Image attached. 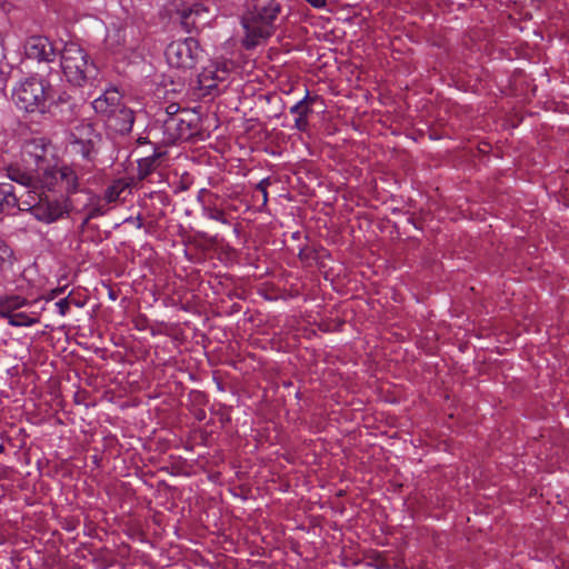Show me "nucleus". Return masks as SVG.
I'll use <instances>...</instances> for the list:
<instances>
[{
	"instance_id": "nucleus-1",
	"label": "nucleus",
	"mask_w": 569,
	"mask_h": 569,
	"mask_svg": "<svg viewBox=\"0 0 569 569\" xmlns=\"http://www.w3.org/2000/svg\"><path fill=\"white\" fill-rule=\"evenodd\" d=\"M40 190L23 199L22 208L39 222L54 223L69 216L70 197L81 191L80 177L72 166H47L39 172Z\"/></svg>"
},
{
	"instance_id": "nucleus-2",
	"label": "nucleus",
	"mask_w": 569,
	"mask_h": 569,
	"mask_svg": "<svg viewBox=\"0 0 569 569\" xmlns=\"http://www.w3.org/2000/svg\"><path fill=\"white\" fill-rule=\"evenodd\" d=\"M16 107L30 114L66 121L71 116L73 102L66 91H58L48 77L39 72L21 78L12 89Z\"/></svg>"
},
{
	"instance_id": "nucleus-3",
	"label": "nucleus",
	"mask_w": 569,
	"mask_h": 569,
	"mask_svg": "<svg viewBox=\"0 0 569 569\" xmlns=\"http://www.w3.org/2000/svg\"><path fill=\"white\" fill-rule=\"evenodd\" d=\"M284 0H247L241 16L244 36L242 47L251 50L267 41L276 31V21Z\"/></svg>"
},
{
	"instance_id": "nucleus-4",
	"label": "nucleus",
	"mask_w": 569,
	"mask_h": 569,
	"mask_svg": "<svg viewBox=\"0 0 569 569\" xmlns=\"http://www.w3.org/2000/svg\"><path fill=\"white\" fill-rule=\"evenodd\" d=\"M59 50V67L66 80L76 87H83L94 80L98 68L88 51L76 41H62Z\"/></svg>"
},
{
	"instance_id": "nucleus-5",
	"label": "nucleus",
	"mask_w": 569,
	"mask_h": 569,
	"mask_svg": "<svg viewBox=\"0 0 569 569\" xmlns=\"http://www.w3.org/2000/svg\"><path fill=\"white\" fill-rule=\"evenodd\" d=\"M102 142L101 133L91 122L81 121L68 136V150L74 158L93 163Z\"/></svg>"
},
{
	"instance_id": "nucleus-6",
	"label": "nucleus",
	"mask_w": 569,
	"mask_h": 569,
	"mask_svg": "<svg viewBox=\"0 0 569 569\" xmlns=\"http://www.w3.org/2000/svg\"><path fill=\"white\" fill-rule=\"evenodd\" d=\"M22 48L24 58L38 64L40 74L48 77L56 70L53 64H57L60 48L48 37L30 36L24 40Z\"/></svg>"
},
{
	"instance_id": "nucleus-7",
	"label": "nucleus",
	"mask_w": 569,
	"mask_h": 569,
	"mask_svg": "<svg viewBox=\"0 0 569 569\" xmlns=\"http://www.w3.org/2000/svg\"><path fill=\"white\" fill-rule=\"evenodd\" d=\"M201 53L198 40L192 37L170 42L164 52L168 63L178 69L194 68Z\"/></svg>"
},
{
	"instance_id": "nucleus-8",
	"label": "nucleus",
	"mask_w": 569,
	"mask_h": 569,
	"mask_svg": "<svg viewBox=\"0 0 569 569\" xmlns=\"http://www.w3.org/2000/svg\"><path fill=\"white\" fill-rule=\"evenodd\" d=\"M106 117L107 127L119 134H128L133 127L136 116L134 111L127 106L113 109Z\"/></svg>"
},
{
	"instance_id": "nucleus-9",
	"label": "nucleus",
	"mask_w": 569,
	"mask_h": 569,
	"mask_svg": "<svg viewBox=\"0 0 569 569\" xmlns=\"http://www.w3.org/2000/svg\"><path fill=\"white\" fill-rule=\"evenodd\" d=\"M162 130L164 140L173 143L177 140H188L192 136V127L190 122L181 118V116H168L162 120Z\"/></svg>"
},
{
	"instance_id": "nucleus-10",
	"label": "nucleus",
	"mask_w": 569,
	"mask_h": 569,
	"mask_svg": "<svg viewBox=\"0 0 569 569\" xmlns=\"http://www.w3.org/2000/svg\"><path fill=\"white\" fill-rule=\"evenodd\" d=\"M207 16L208 9L199 2L186 6L179 11L180 23L189 33L204 24Z\"/></svg>"
},
{
	"instance_id": "nucleus-11",
	"label": "nucleus",
	"mask_w": 569,
	"mask_h": 569,
	"mask_svg": "<svg viewBox=\"0 0 569 569\" xmlns=\"http://www.w3.org/2000/svg\"><path fill=\"white\" fill-rule=\"evenodd\" d=\"M232 69L230 61L212 62L206 67L199 76V81L206 88L211 89L218 82H223L228 79Z\"/></svg>"
},
{
	"instance_id": "nucleus-12",
	"label": "nucleus",
	"mask_w": 569,
	"mask_h": 569,
	"mask_svg": "<svg viewBox=\"0 0 569 569\" xmlns=\"http://www.w3.org/2000/svg\"><path fill=\"white\" fill-rule=\"evenodd\" d=\"M8 178L26 189L24 193L18 196L19 200L27 198L32 191L40 190V182H38L39 172L34 176L31 172L24 171L18 167H9Z\"/></svg>"
},
{
	"instance_id": "nucleus-13",
	"label": "nucleus",
	"mask_w": 569,
	"mask_h": 569,
	"mask_svg": "<svg viewBox=\"0 0 569 569\" xmlns=\"http://www.w3.org/2000/svg\"><path fill=\"white\" fill-rule=\"evenodd\" d=\"M317 99L311 97L307 90L305 97L290 107V113L295 114V128L299 131H307L309 127L308 117L312 112L310 104Z\"/></svg>"
},
{
	"instance_id": "nucleus-14",
	"label": "nucleus",
	"mask_w": 569,
	"mask_h": 569,
	"mask_svg": "<svg viewBox=\"0 0 569 569\" xmlns=\"http://www.w3.org/2000/svg\"><path fill=\"white\" fill-rule=\"evenodd\" d=\"M23 199H18L16 188L11 182L0 183V213L9 212L13 208L28 212L27 209L22 208Z\"/></svg>"
},
{
	"instance_id": "nucleus-15",
	"label": "nucleus",
	"mask_w": 569,
	"mask_h": 569,
	"mask_svg": "<svg viewBox=\"0 0 569 569\" xmlns=\"http://www.w3.org/2000/svg\"><path fill=\"white\" fill-rule=\"evenodd\" d=\"M122 106L123 104L120 103V94L116 89L106 90L101 96L92 101L93 110L103 117L110 113L113 109Z\"/></svg>"
},
{
	"instance_id": "nucleus-16",
	"label": "nucleus",
	"mask_w": 569,
	"mask_h": 569,
	"mask_svg": "<svg viewBox=\"0 0 569 569\" xmlns=\"http://www.w3.org/2000/svg\"><path fill=\"white\" fill-rule=\"evenodd\" d=\"M50 142L44 138H33L24 143L23 153L32 158L40 168L47 161Z\"/></svg>"
},
{
	"instance_id": "nucleus-17",
	"label": "nucleus",
	"mask_w": 569,
	"mask_h": 569,
	"mask_svg": "<svg viewBox=\"0 0 569 569\" xmlns=\"http://www.w3.org/2000/svg\"><path fill=\"white\" fill-rule=\"evenodd\" d=\"M124 193H130V182L126 179H117L106 188L103 197L108 203H111L124 199Z\"/></svg>"
},
{
	"instance_id": "nucleus-18",
	"label": "nucleus",
	"mask_w": 569,
	"mask_h": 569,
	"mask_svg": "<svg viewBox=\"0 0 569 569\" xmlns=\"http://www.w3.org/2000/svg\"><path fill=\"white\" fill-rule=\"evenodd\" d=\"M27 305V299L17 295L0 297V317L6 319Z\"/></svg>"
},
{
	"instance_id": "nucleus-19",
	"label": "nucleus",
	"mask_w": 569,
	"mask_h": 569,
	"mask_svg": "<svg viewBox=\"0 0 569 569\" xmlns=\"http://www.w3.org/2000/svg\"><path fill=\"white\" fill-rule=\"evenodd\" d=\"M162 153L153 152L151 156L141 158L138 160V178L140 180L146 179L151 172L156 170L159 164V159Z\"/></svg>"
},
{
	"instance_id": "nucleus-20",
	"label": "nucleus",
	"mask_w": 569,
	"mask_h": 569,
	"mask_svg": "<svg viewBox=\"0 0 569 569\" xmlns=\"http://www.w3.org/2000/svg\"><path fill=\"white\" fill-rule=\"evenodd\" d=\"M201 211L202 216L207 219L214 220L223 224H230V220L227 218L224 211L217 208L214 204L203 203Z\"/></svg>"
},
{
	"instance_id": "nucleus-21",
	"label": "nucleus",
	"mask_w": 569,
	"mask_h": 569,
	"mask_svg": "<svg viewBox=\"0 0 569 569\" xmlns=\"http://www.w3.org/2000/svg\"><path fill=\"white\" fill-rule=\"evenodd\" d=\"M6 319L12 327H30L37 322L36 318H32L24 312H13Z\"/></svg>"
},
{
	"instance_id": "nucleus-22",
	"label": "nucleus",
	"mask_w": 569,
	"mask_h": 569,
	"mask_svg": "<svg viewBox=\"0 0 569 569\" xmlns=\"http://www.w3.org/2000/svg\"><path fill=\"white\" fill-rule=\"evenodd\" d=\"M271 184V180L269 177L263 178L258 182L256 189L262 193V204L266 206L268 202V187Z\"/></svg>"
},
{
	"instance_id": "nucleus-23",
	"label": "nucleus",
	"mask_w": 569,
	"mask_h": 569,
	"mask_svg": "<svg viewBox=\"0 0 569 569\" xmlns=\"http://www.w3.org/2000/svg\"><path fill=\"white\" fill-rule=\"evenodd\" d=\"M104 212H106V210L102 207H100V206H92L89 209L86 219L83 220V224H87L88 221L91 220V219H94V218H98L100 216H103Z\"/></svg>"
},
{
	"instance_id": "nucleus-24",
	"label": "nucleus",
	"mask_w": 569,
	"mask_h": 569,
	"mask_svg": "<svg viewBox=\"0 0 569 569\" xmlns=\"http://www.w3.org/2000/svg\"><path fill=\"white\" fill-rule=\"evenodd\" d=\"M69 307H70V296H68L63 299H60L59 301L56 302V308L60 316H66L67 312L69 311Z\"/></svg>"
},
{
	"instance_id": "nucleus-25",
	"label": "nucleus",
	"mask_w": 569,
	"mask_h": 569,
	"mask_svg": "<svg viewBox=\"0 0 569 569\" xmlns=\"http://www.w3.org/2000/svg\"><path fill=\"white\" fill-rule=\"evenodd\" d=\"M179 110V107L176 103H171L166 109V118L168 116H179L177 112Z\"/></svg>"
},
{
	"instance_id": "nucleus-26",
	"label": "nucleus",
	"mask_w": 569,
	"mask_h": 569,
	"mask_svg": "<svg viewBox=\"0 0 569 569\" xmlns=\"http://www.w3.org/2000/svg\"><path fill=\"white\" fill-rule=\"evenodd\" d=\"M0 251L2 258H10L12 256V250L6 243L0 244Z\"/></svg>"
},
{
	"instance_id": "nucleus-27",
	"label": "nucleus",
	"mask_w": 569,
	"mask_h": 569,
	"mask_svg": "<svg viewBox=\"0 0 569 569\" xmlns=\"http://www.w3.org/2000/svg\"><path fill=\"white\" fill-rule=\"evenodd\" d=\"M209 194H211V193L209 192V190H207V189H204V188H203V189H200V190H199V192H198V196H197V200H198V202H200V203H201V206H202L203 203H207V202L204 201V199H203V198H204V196H209Z\"/></svg>"
},
{
	"instance_id": "nucleus-28",
	"label": "nucleus",
	"mask_w": 569,
	"mask_h": 569,
	"mask_svg": "<svg viewBox=\"0 0 569 569\" xmlns=\"http://www.w3.org/2000/svg\"><path fill=\"white\" fill-rule=\"evenodd\" d=\"M6 58L2 34L0 33V63Z\"/></svg>"
},
{
	"instance_id": "nucleus-29",
	"label": "nucleus",
	"mask_w": 569,
	"mask_h": 569,
	"mask_svg": "<svg viewBox=\"0 0 569 569\" xmlns=\"http://www.w3.org/2000/svg\"><path fill=\"white\" fill-rule=\"evenodd\" d=\"M137 228H141L143 226L142 218L140 216L134 218Z\"/></svg>"
},
{
	"instance_id": "nucleus-30",
	"label": "nucleus",
	"mask_w": 569,
	"mask_h": 569,
	"mask_svg": "<svg viewBox=\"0 0 569 569\" xmlns=\"http://www.w3.org/2000/svg\"><path fill=\"white\" fill-rule=\"evenodd\" d=\"M137 142H138V144H146V143H148L149 141H148V139H147L146 137H139V138L137 139Z\"/></svg>"
},
{
	"instance_id": "nucleus-31",
	"label": "nucleus",
	"mask_w": 569,
	"mask_h": 569,
	"mask_svg": "<svg viewBox=\"0 0 569 569\" xmlns=\"http://www.w3.org/2000/svg\"><path fill=\"white\" fill-rule=\"evenodd\" d=\"M71 303H72V305H74V306H77V307H79V308H81V307L83 306V303H82V302H80L79 300H76V299H71V298H70V305H71Z\"/></svg>"
},
{
	"instance_id": "nucleus-32",
	"label": "nucleus",
	"mask_w": 569,
	"mask_h": 569,
	"mask_svg": "<svg viewBox=\"0 0 569 569\" xmlns=\"http://www.w3.org/2000/svg\"><path fill=\"white\" fill-rule=\"evenodd\" d=\"M204 415H206V413H204V411H200V412L197 415V418H198L199 420H201V419H203V418H204Z\"/></svg>"
},
{
	"instance_id": "nucleus-33",
	"label": "nucleus",
	"mask_w": 569,
	"mask_h": 569,
	"mask_svg": "<svg viewBox=\"0 0 569 569\" xmlns=\"http://www.w3.org/2000/svg\"><path fill=\"white\" fill-rule=\"evenodd\" d=\"M198 234H199L201 238H206V237H207V233H206V232H198Z\"/></svg>"
},
{
	"instance_id": "nucleus-34",
	"label": "nucleus",
	"mask_w": 569,
	"mask_h": 569,
	"mask_svg": "<svg viewBox=\"0 0 569 569\" xmlns=\"http://www.w3.org/2000/svg\"><path fill=\"white\" fill-rule=\"evenodd\" d=\"M377 568H378V569H388V567H387V566H385V565L378 566Z\"/></svg>"
}]
</instances>
